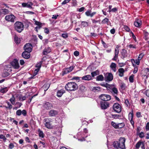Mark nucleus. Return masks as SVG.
Instances as JSON below:
<instances>
[{
    "label": "nucleus",
    "mask_w": 149,
    "mask_h": 149,
    "mask_svg": "<svg viewBox=\"0 0 149 149\" xmlns=\"http://www.w3.org/2000/svg\"><path fill=\"white\" fill-rule=\"evenodd\" d=\"M77 88V84L74 82H68L65 86V89L68 91H74L76 90Z\"/></svg>",
    "instance_id": "nucleus-1"
},
{
    "label": "nucleus",
    "mask_w": 149,
    "mask_h": 149,
    "mask_svg": "<svg viewBox=\"0 0 149 149\" xmlns=\"http://www.w3.org/2000/svg\"><path fill=\"white\" fill-rule=\"evenodd\" d=\"M15 30L19 33L21 32L24 29V25L22 23L19 22H16L14 24Z\"/></svg>",
    "instance_id": "nucleus-2"
},
{
    "label": "nucleus",
    "mask_w": 149,
    "mask_h": 149,
    "mask_svg": "<svg viewBox=\"0 0 149 149\" xmlns=\"http://www.w3.org/2000/svg\"><path fill=\"white\" fill-rule=\"evenodd\" d=\"M125 139L124 137H120L118 141L119 148L121 149H125Z\"/></svg>",
    "instance_id": "nucleus-3"
},
{
    "label": "nucleus",
    "mask_w": 149,
    "mask_h": 149,
    "mask_svg": "<svg viewBox=\"0 0 149 149\" xmlns=\"http://www.w3.org/2000/svg\"><path fill=\"white\" fill-rule=\"evenodd\" d=\"M113 108L114 111L117 113H120L121 111V106L117 103L114 104Z\"/></svg>",
    "instance_id": "nucleus-4"
},
{
    "label": "nucleus",
    "mask_w": 149,
    "mask_h": 149,
    "mask_svg": "<svg viewBox=\"0 0 149 149\" xmlns=\"http://www.w3.org/2000/svg\"><path fill=\"white\" fill-rule=\"evenodd\" d=\"M32 46L31 44L30 43H28L24 45V48L25 51L30 52L32 51Z\"/></svg>",
    "instance_id": "nucleus-5"
},
{
    "label": "nucleus",
    "mask_w": 149,
    "mask_h": 149,
    "mask_svg": "<svg viewBox=\"0 0 149 149\" xmlns=\"http://www.w3.org/2000/svg\"><path fill=\"white\" fill-rule=\"evenodd\" d=\"M74 66H71L69 68H65L63 69V75L67 74L70 72H71L74 69Z\"/></svg>",
    "instance_id": "nucleus-6"
},
{
    "label": "nucleus",
    "mask_w": 149,
    "mask_h": 149,
    "mask_svg": "<svg viewBox=\"0 0 149 149\" xmlns=\"http://www.w3.org/2000/svg\"><path fill=\"white\" fill-rule=\"evenodd\" d=\"M15 19V17L12 14L7 15L5 17V19L6 21L11 22H14Z\"/></svg>",
    "instance_id": "nucleus-7"
},
{
    "label": "nucleus",
    "mask_w": 149,
    "mask_h": 149,
    "mask_svg": "<svg viewBox=\"0 0 149 149\" xmlns=\"http://www.w3.org/2000/svg\"><path fill=\"white\" fill-rule=\"evenodd\" d=\"M100 97L104 101H109L111 99V96L109 95L106 94H102L100 96Z\"/></svg>",
    "instance_id": "nucleus-8"
},
{
    "label": "nucleus",
    "mask_w": 149,
    "mask_h": 149,
    "mask_svg": "<svg viewBox=\"0 0 149 149\" xmlns=\"http://www.w3.org/2000/svg\"><path fill=\"white\" fill-rule=\"evenodd\" d=\"M11 64L15 69H18L19 67L18 61L16 59H14L11 63Z\"/></svg>",
    "instance_id": "nucleus-9"
},
{
    "label": "nucleus",
    "mask_w": 149,
    "mask_h": 149,
    "mask_svg": "<svg viewBox=\"0 0 149 149\" xmlns=\"http://www.w3.org/2000/svg\"><path fill=\"white\" fill-rule=\"evenodd\" d=\"M43 106L44 108L47 110H49L53 107L52 104L48 102H46L43 104Z\"/></svg>",
    "instance_id": "nucleus-10"
},
{
    "label": "nucleus",
    "mask_w": 149,
    "mask_h": 149,
    "mask_svg": "<svg viewBox=\"0 0 149 149\" xmlns=\"http://www.w3.org/2000/svg\"><path fill=\"white\" fill-rule=\"evenodd\" d=\"M33 3L30 2H28L27 3H22V5L23 7H27L29 8H31L32 6Z\"/></svg>",
    "instance_id": "nucleus-11"
},
{
    "label": "nucleus",
    "mask_w": 149,
    "mask_h": 149,
    "mask_svg": "<svg viewBox=\"0 0 149 149\" xmlns=\"http://www.w3.org/2000/svg\"><path fill=\"white\" fill-rule=\"evenodd\" d=\"M58 113V112L55 110H51L50 111L49 113V115L52 117L55 116L57 115Z\"/></svg>",
    "instance_id": "nucleus-12"
},
{
    "label": "nucleus",
    "mask_w": 149,
    "mask_h": 149,
    "mask_svg": "<svg viewBox=\"0 0 149 149\" xmlns=\"http://www.w3.org/2000/svg\"><path fill=\"white\" fill-rule=\"evenodd\" d=\"M121 58L122 59H124L126 58L127 56V51L124 49H122L121 52Z\"/></svg>",
    "instance_id": "nucleus-13"
},
{
    "label": "nucleus",
    "mask_w": 149,
    "mask_h": 149,
    "mask_svg": "<svg viewBox=\"0 0 149 149\" xmlns=\"http://www.w3.org/2000/svg\"><path fill=\"white\" fill-rule=\"evenodd\" d=\"M30 52H27L24 51L22 54V56L24 58L28 59L30 57Z\"/></svg>",
    "instance_id": "nucleus-14"
},
{
    "label": "nucleus",
    "mask_w": 149,
    "mask_h": 149,
    "mask_svg": "<svg viewBox=\"0 0 149 149\" xmlns=\"http://www.w3.org/2000/svg\"><path fill=\"white\" fill-rule=\"evenodd\" d=\"M101 107L102 109H106L109 107V104L107 102H101Z\"/></svg>",
    "instance_id": "nucleus-15"
},
{
    "label": "nucleus",
    "mask_w": 149,
    "mask_h": 149,
    "mask_svg": "<svg viewBox=\"0 0 149 149\" xmlns=\"http://www.w3.org/2000/svg\"><path fill=\"white\" fill-rule=\"evenodd\" d=\"M141 24V21L140 19H136L134 23V24L135 26L139 27L140 26Z\"/></svg>",
    "instance_id": "nucleus-16"
},
{
    "label": "nucleus",
    "mask_w": 149,
    "mask_h": 149,
    "mask_svg": "<svg viewBox=\"0 0 149 149\" xmlns=\"http://www.w3.org/2000/svg\"><path fill=\"white\" fill-rule=\"evenodd\" d=\"M82 80L89 81L92 79V77L90 75L84 76L81 77Z\"/></svg>",
    "instance_id": "nucleus-17"
},
{
    "label": "nucleus",
    "mask_w": 149,
    "mask_h": 149,
    "mask_svg": "<svg viewBox=\"0 0 149 149\" xmlns=\"http://www.w3.org/2000/svg\"><path fill=\"white\" fill-rule=\"evenodd\" d=\"M119 50L115 49L114 52V56L112 59V60L114 61H116L118 56Z\"/></svg>",
    "instance_id": "nucleus-18"
},
{
    "label": "nucleus",
    "mask_w": 149,
    "mask_h": 149,
    "mask_svg": "<svg viewBox=\"0 0 149 149\" xmlns=\"http://www.w3.org/2000/svg\"><path fill=\"white\" fill-rule=\"evenodd\" d=\"M65 93V91L64 90L61 89L59 90L57 92V96L58 97H61Z\"/></svg>",
    "instance_id": "nucleus-19"
},
{
    "label": "nucleus",
    "mask_w": 149,
    "mask_h": 149,
    "mask_svg": "<svg viewBox=\"0 0 149 149\" xmlns=\"http://www.w3.org/2000/svg\"><path fill=\"white\" fill-rule=\"evenodd\" d=\"M113 75L111 73H108L106 77L107 80L108 81H111L113 79Z\"/></svg>",
    "instance_id": "nucleus-20"
},
{
    "label": "nucleus",
    "mask_w": 149,
    "mask_h": 149,
    "mask_svg": "<svg viewBox=\"0 0 149 149\" xmlns=\"http://www.w3.org/2000/svg\"><path fill=\"white\" fill-rule=\"evenodd\" d=\"M118 72H119V76L120 77L123 76L125 70L123 68H119L118 70Z\"/></svg>",
    "instance_id": "nucleus-21"
},
{
    "label": "nucleus",
    "mask_w": 149,
    "mask_h": 149,
    "mask_svg": "<svg viewBox=\"0 0 149 149\" xmlns=\"http://www.w3.org/2000/svg\"><path fill=\"white\" fill-rule=\"evenodd\" d=\"M110 67L114 72L116 71V64L115 63H112L110 65Z\"/></svg>",
    "instance_id": "nucleus-22"
},
{
    "label": "nucleus",
    "mask_w": 149,
    "mask_h": 149,
    "mask_svg": "<svg viewBox=\"0 0 149 149\" xmlns=\"http://www.w3.org/2000/svg\"><path fill=\"white\" fill-rule=\"evenodd\" d=\"M51 52V49L49 47L45 49L43 52V54L44 55H47Z\"/></svg>",
    "instance_id": "nucleus-23"
},
{
    "label": "nucleus",
    "mask_w": 149,
    "mask_h": 149,
    "mask_svg": "<svg viewBox=\"0 0 149 149\" xmlns=\"http://www.w3.org/2000/svg\"><path fill=\"white\" fill-rule=\"evenodd\" d=\"M1 13L4 15H6L9 13L10 11L6 8L3 9L1 10Z\"/></svg>",
    "instance_id": "nucleus-24"
},
{
    "label": "nucleus",
    "mask_w": 149,
    "mask_h": 149,
    "mask_svg": "<svg viewBox=\"0 0 149 149\" xmlns=\"http://www.w3.org/2000/svg\"><path fill=\"white\" fill-rule=\"evenodd\" d=\"M50 84L49 83H47L45 84L43 87L42 88L44 89V91L45 92L49 88V87Z\"/></svg>",
    "instance_id": "nucleus-25"
},
{
    "label": "nucleus",
    "mask_w": 149,
    "mask_h": 149,
    "mask_svg": "<svg viewBox=\"0 0 149 149\" xmlns=\"http://www.w3.org/2000/svg\"><path fill=\"white\" fill-rule=\"evenodd\" d=\"M118 141H115L113 142V145L114 148L117 149L119 148Z\"/></svg>",
    "instance_id": "nucleus-26"
},
{
    "label": "nucleus",
    "mask_w": 149,
    "mask_h": 149,
    "mask_svg": "<svg viewBox=\"0 0 149 149\" xmlns=\"http://www.w3.org/2000/svg\"><path fill=\"white\" fill-rule=\"evenodd\" d=\"M140 61V60L138 58L136 59L135 60L133 59L131 60V61L132 63H134L137 65H139V64Z\"/></svg>",
    "instance_id": "nucleus-27"
},
{
    "label": "nucleus",
    "mask_w": 149,
    "mask_h": 149,
    "mask_svg": "<svg viewBox=\"0 0 149 149\" xmlns=\"http://www.w3.org/2000/svg\"><path fill=\"white\" fill-rule=\"evenodd\" d=\"M81 23V27H86L88 26V23L86 22L82 21Z\"/></svg>",
    "instance_id": "nucleus-28"
},
{
    "label": "nucleus",
    "mask_w": 149,
    "mask_h": 149,
    "mask_svg": "<svg viewBox=\"0 0 149 149\" xmlns=\"http://www.w3.org/2000/svg\"><path fill=\"white\" fill-rule=\"evenodd\" d=\"M6 103L7 104L8 106H7L5 107L6 108L8 109H12L13 107L12 106L9 102L7 101H6Z\"/></svg>",
    "instance_id": "nucleus-29"
},
{
    "label": "nucleus",
    "mask_w": 149,
    "mask_h": 149,
    "mask_svg": "<svg viewBox=\"0 0 149 149\" xmlns=\"http://www.w3.org/2000/svg\"><path fill=\"white\" fill-rule=\"evenodd\" d=\"M100 90L101 88L97 86L93 87L92 88V90L95 92H96L100 91Z\"/></svg>",
    "instance_id": "nucleus-30"
},
{
    "label": "nucleus",
    "mask_w": 149,
    "mask_h": 149,
    "mask_svg": "<svg viewBox=\"0 0 149 149\" xmlns=\"http://www.w3.org/2000/svg\"><path fill=\"white\" fill-rule=\"evenodd\" d=\"M111 89L114 95H116L118 94V90L117 88L115 87H113V88H111Z\"/></svg>",
    "instance_id": "nucleus-31"
},
{
    "label": "nucleus",
    "mask_w": 149,
    "mask_h": 149,
    "mask_svg": "<svg viewBox=\"0 0 149 149\" xmlns=\"http://www.w3.org/2000/svg\"><path fill=\"white\" fill-rule=\"evenodd\" d=\"M104 79V77L102 74L96 77V80L98 81H102Z\"/></svg>",
    "instance_id": "nucleus-32"
},
{
    "label": "nucleus",
    "mask_w": 149,
    "mask_h": 149,
    "mask_svg": "<svg viewBox=\"0 0 149 149\" xmlns=\"http://www.w3.org/2000/svg\"><path fill=\"white\" fill-rule=\"evenodd\" d=\"M38 132L39 134V136L40 137L42 138L44 137V134L42 131L40 129H39L38 131Z\"/></svg>",
    "instance_id": "nucleus-33"
},
{
    "label": "nucleus",
    "mask_w": 149,
    "mask_h": 149,
    "mask_svg": "<svg viewBox=\"0 0 149 149\" xmlns=\"http://www.w3.org/2000/svg\"><path fill=\"white\" fill-rule=\"evenodd\" d=\"M8 91L7 87L1 88L0 89V91L1 93H6Z\"/></svg>",
    "instance_id": "nucleus-34"
},
{
    "label": "nucleus",
    "mask_w": 149,
    "mask_h": 149,
    "mask_svg": "<svg viewBox=\"0 0 149 149\" xmlns=\"http://www.w3.org/2000/svg\"><path fill=\"white\" fill-rule=\"evenodd\" d=\"M14 40L15 42L16 43L19 44L20 43L21 41L20 38H18V37L16 35L15 36V37H14Z\"/></svg>",
    "instance_id": "nucleus-35"
},
{
    "label": "nucleus",
    "mask_w": 149,
    "mask_h": 149,
    "mask_svg": "<svg viewBox=\"0 0 149 149\" xmlns=\"http://www.w3.org/2000/svg\"><path fill=\"white\" fill-rule=\"evenodd\" d=\"M9 100L12 104H15V98L14 95H12V97Z\"/></svg>",
    "instance_id": "nucleus-36"
},
{
    "label": "nucleus",
    "mask_w": 149,
    "mask_h": 149,
    "mask_svg": "<svg viewBox=\"0 0 149 149\" xmlns=\"http://www.w3.org/2000/svg\"><path fill=\"white\" fill-rule=\"evenodd\" d=\"M99 74V72L98 70H96L95 71L92 72L91 73V74L92 75V77H93L94 76L97 75L98 74Z\"/></svg>",
    "instance_id": "nucleus-37"
},
{
    "label": "nucleus",
    "mask_w": 149,
    "mask_h": 149,
    "mask_svg": "<svg viewBox=\"0 0 149 149\" xmlns=\"http://www.w3.org/2000/svg\"><path fill=\"white\" fill-rule=\"evenodd\" d=\"M125 125V124L123 123H119L118 125V128H121L124 127Z\"/></svg>",
    "instance_id": "nucleus-38"
},
{
    "label": "nucleus",
    "mask_w": 149,
    "mask_h": 149,
    "mask_svg": "<svg viewBox=\"0 0 149 149\" xmlns=\"http://www.w3.org/2000/svg\"><path fill=\"white\" fill-rule=\"evenodd\" d=\"M143 143L142 142L139 141L138 142L136 145V149H138L139 148L140 146L142 145V143Z\"/></svg>",
    "instance_id": "nucleus-39"
},
{
    "label": "nucleus",
    "mask_w": 149,
    "mask_h": 149,
    "mask_svg": "<svg viewBox=\"0 0 149 149\" xmlns=\"http://www.w3.org/2000/svg\"><path fill=\"white\" fill-rule=\"evenodd\" d=\"M143 32L145 36V39L147 40L148 39V36L149 34L148 32L145 31H144Z\"/></svg>",
    "instance_id": "nucleus-40"
},
{
    "label": "nucleus",
    "mask_w": 149,
    "mask_h": 149,
    "mask_svg": "<svg viewBox=\"0 0 149 149\" xmlns=\"http://www.w3.org/2000/svg\"><path fill=\"white\" fill-rule=\"evenodd\" d=\"M44 121L45 123H50L52 121V120L51 118H46L44 119Z\"/></svg>",
    "instance_id": "nucleus-41"
},
{
    "label": "nucleus",
    "mask_w": 149,
    "mask_h": 149,
    "mask_svg": "<svg viewBox=\"0 0 149 149\" xmlns=\"http://www.w3.org/2000/svg\"><path fill=\"white\" fill-rule=\"evenodd\" d=\"M111 125L115 128L118 129V124H117L116 123L112 121L111 122Z\"/></svg>",
    "instance_id": "nucleus-42"
},
{
    "label": "nucleus",
    "mask_w": 149,
    "mask_h": 149,
    "mask_svg": "<svg viewBox=\"0 0 149 149\" xmlns=\"http://www.w3.org/2000/svg\"><path fill=\"white\" fill-rule=\"evenodd\" d=\"M111 116L114 119L118 118L120 117V116L118 114H111Z\"/></svg>",
    "instance_id": "nucleus-43"
},
{
    "label": "nucleus",
    "mask_w": 149,
    "mask_h": 149,
    "mask_svg": "<svg viewBox=\"0 0 149 149\" xmlns=\"http://www.w3.org/2000/svg\"><path fill=\"white\" fill-rule=\"evenodd\" d=\"M109 21V20L108 19L105 18L102 21V23L103 24H107L108 23Z\"/></svg>",
    "instance_id": "nucleus-44"
},
{
    "label": "nucleus",
    "mask_w": 149,
    "mask_h": 149,
    "mask_svg": "<svg viewBox=\"0 0 149 149\" xmlns=\"http://www.w3.org/2000/svg\"><path fill=\"white\" fill-rule=\"evenodd\" d=\"M9 74L7 72H5L3 73L2 74V76L4 77H7L9 76Z\"/></svg>",
    "instance_id": "nucleus-45"
},
{
    "label": "nucleus",
    "mask_w": 149,
    "mask_h": 149,
    "mask_svg": "<svg viewBox=\"0 0 149 149\" xmlns=\"http://www.w3.org/2000/svg\"><path fill=\"white\" fill-rule=\"evenodd\" d=\"M134 75H131L129 78L130 82L131 83L133 82Z\"/></svg>",
    "instance_id": "nucleus-46"
},
{
    "label": "nucleus",
    "mask_w": 149,
    "mask_h": 149,
    "mask_svg": "<svg viewBox=\"0 0 149 149\" xmlns=\"http://www.w3.org/2000/svg\"><path fill=\"white\" fill-rule=\"evenodd\" d=\"M51 124L50 123H45V126L48 128H50L51 127Z\"/></svg>",
    "instance_id": "nucleus-47"
},
{
    "label": "nucleus",
    "mask_w": 149,
    "mask_h": 149,
    "mask_svg": "<svg viewBox=\"0 0 149 149\" xmlns=\"http://www.w3.org/2000/svg\"><path fill=\"white\" fill-rule=\"evenodd\" d=\"M130 115H131V118L130 119V122L131 124L133 126V127H134V122L133 120L132 115V114H130Z\"/></svg>",
    "instance_id": "nucleus-48"
},
{
    "label": "nucleus",
    "mask_w": 149,
    "mask_h": 149,
    "mask_svg": "<svg viewBox=\"0 0 149 149\" xmlns=\"http://www.w3.org/2000/svg\"><path fill=\"white\" fill-rule=\"evenodd\" d=\"M120 87L123 90L125 89V84L123 83H121L120 84Z\"/></svg>",
    "instance_id": "nucleus-49"
},
{
    "label": "nucleus",
    "mask_w": 149,
    "mask_h": 149,
    "mask_svg": "<svg viewBox=\"0 0 149 149\" xmlns=\"http://www.w3.org/2000/svg\"><path fill=\"white\" fill-rule=\"evenodd\" d=\"M42 65V63L41 62H40L38 63L36 65V67L38 68H39V69L41 68Z\"/></svg>",
    "instance_id": "nucleus-50"
},
{
    "label": "nucleus",
    "mask_w": 149,
    "mask_h": 149,
    "mask_svg": "<svg viewBox=\"0 0 149 149\" xmlns=\"http://www.w3.org/2000/svg\"><path fill=\"white\" fill-rule=\"evenodd\" d=\"M22 111L21 110H17L16 112V114L18 116H20L22 114Z\"/></svg>",
    "instance_id": "nucleus-51"
},
{
    "label": "nucleus",
    "mask_w": 149,
    "mask_h": 149,
    "mask_svg": "<svg viewBox=\"0 0 149 149\" xmlns=\"http://www.w3.org/2000/svg\"><path fill=\"white\" fill-rule=\"evenodd\" d=\"M0 139H3L4 141H6V139L5 136L3 134L0 135Z\"/></svg>",
    "instance_id": "nucleus-52"
},
{
    "label": "nucleus",
    "mask_w": 149,
    "mask_h": 149,
    "mask_svg": "<svg viewBox=\"0 0 149 149\" xmlns=\"http://www.w3.org/2000/svg\"><path fill=\"white\" fill-rule=\"evenodd\" d=\"M144 54L143 53H141L139 55L138 57V58L140 60H141V58H143V57L144 56Z\"/></svg>",
    "instance_id": "nucleus-53"
},
{
    "label": "nucleus",
    "mask_w": 149,
    "mask_h": 149,
    "mask_svg": "<svg viewBox=\"0 0 149 149\" xmlns=\"http://www.w3.org/2000/svg\"><path fill=\"white\" fill-rule=\"evenodd\" d=\"M72 4L73 6H75L77 5V1L76 0H72Z\"/></svg>",
    "instance_id": "nucleus-54"
},
{
    "label": "nucleus",
    "mask_w": 149,
    "mask_h": 149,
    "mask_svg": "<svg viewBox=\"0 0 149 149\" xmlns=\"http://www.w3.org/2000/svg\"><path fill=\"white\" fill-rule=\"evenodd\" d=\"M125 103L127 107L130 106V103L127 99H126L125 100Z\"/></svg>",
    "instance_id": "nucleus-55"
},
{
    "label": "nucleus",
    "mask_w": 149,
    "mask_h": 149,
    "mask_svg": "<svg viewBox=\"0 0 149 149\" xmlns=\"http://www.w3.org/2000/svg\"><path fill=\"white\" fill-rule=\"evenodd\" d=\"M35 24L36 25H38L39 26L41 27L42 25V24L41 23L36 21H35Z\"/></svg>",
    "instance_id": "nucleus-56"
},
{
    "label": "nucleus",
    "mask_w": 149,
    "mask_h": 149,
    "mask_svg": "<svg viewBox=\"0 0 149 149\" xmlns=\"http://www.w3.org/2000/svg\"><path fill=\"white\" fill-rule=\"evenodd\" d=\"M139 136L141 138H143L144 137V133L143 132H141L139 135Z\"/></svg>",
    "instance_id": "nucleus-57"
},
{
    "label": "nucleus",
    "mask_w": 149,
    "mask_h": 149,
    "mask_svg": "<svg viewBox=\"0 0 149 149\" xmlns=\"http://www.w3.org/2000/svg\"><path fill=\"white\" fill-rule=\"evenodd\" d=\"M44 32L46 34H47L49 33V30L48 28H44Z\"/></svg>",
    "instance_id": "nucleus-58"
},
{
    "label": "nucleus",
    "mask_w": 149,
    "mask_h": 149,
    "mask_svg": "<svg viewBox=\"0 0 149 149\" xmlns=\"http://www.w3.org/2000/svg\"><path fill=\"white\" fill-rule=\"evenodd\" d=\"M8 147L10 149H12L14 147V145L13 143H10Z\"/></svg>",
    "instance_id": "nucleus-59"
},
{
    "label": "nucleus",
    "mask_w": 149,
    "mask_h": 149,
    "mask_svg": "<svg viewBox=\"0 0 149 149\" xmlns=\"http://www.w3.org/2000/svg\"><path fill=\"white\" fill-rule=\"evenodd\" d=\"M39 70H40V69H39V68H37V69H36L34 71V75H36L38 73V72Z\"/></svg>",
    "instance_id": "nucleus-60"
},
{
    "label": "nucleus",
    "mask_w": 149,
    "mask_h": 149,
    "mask_svg": "<svg viewBox=\"0 0 149 149\" xmlns=\"http://www.w3.org/2000/svg\"><path fill=\"white\" fill-rule=\"evenodd\" d=\"M71 0H65L61 4L62 5H64L66 4L67 3L69 2Z\"/></svg>",
    "instance_id": "nucleus-61"
},
{
    "label": "nucleus",
    "mask_w": 149,
    "mask_h": 149,
    "mask_svg": "<svg viewBox=\"0 0 149 149\" xmlns=\"http://www.w3.org/2000/svg\"><path fill=\"white\" fill-rule=\"evenodd\" d=\"M146 129L147 131L149 130V122H148L147 123L146 127Z\"/></svg>",
    "instance_id": "nucleus-62"
},
{
    "label": "nucleus",
    "mask_w": 149,
    "mask_h": 149,
    "mask_svg": "<svg viewBox=\"0 0 149 149\" xmlns=\"http://www.w3.org/2000/svg\"><path fill=\"white\" fill-rule=\"evenodd\" d=\"M22 114L24 116H25L26 115V112L25 110H23L22 111Z\"/></svg>",
    "instance_id": "nucleus-63"
},
{
    "label": "nucleus",
    "mask_w": 149,
    "mask_h": 149,
    "mask_svg": "<svg viewBox=\"0 0 149 149\" xmlns=\"http://www.w3.org/2000/svg\"><path fill=\"white\" fill-rule=\"evenodd\" d=\"M74 54L75 56H77L79 55V52L78 51H75L74 53Z\"/></svg>",
    "instance_id": "nucleus-64"
}]
</instances>
